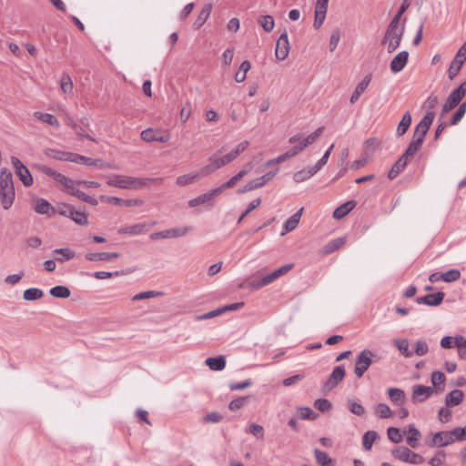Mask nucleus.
<instances>
[{
    "label": "nucleus",
    "mask_w": 466,
    "mask_h": 466,
    "mask_svg": "<svg viewBox=\"0 0 466 466\" xmlns=\"http://www.w3.org/2000/svg\"><path fill=\"white\" fill-rule=\"evenodd\" d=\"M423 141V139L413 136V138L410 141L403 156L410 159L419 150Z\"/></svg>",
    "instance_id": "nucleus-38"
},
{
    "label": "nucleus",
    "mask_w": 466,
    "mask_h": 466,
    "mask_svg": "<svg viewBox=\"0 0 466 466\" xmlns=\"http://www.w3.org/2000/svg\"><path fill=\"white\" fill-rule=\"evenodd\" d=\"M289 53V42L287 32L280 35L277 40L275 56L279 60H284L288 57Z\"/></svg>",
    "instance_id": "nucleus-12"
},
{
    "label": "nucleus",
    "mask_w": 466,
    "mask_h": 466,
    "mask_svg": "<svg viewBox=\"0 0 466 466\" xmlns=\"http://www.w3.org/2000/svg\"><path fill=\"white\" fill-rule=\"evenodd\" d=\"M34 118L41 121L42 123H45L50 127H54L56 128H58L60 127V123L57 120V118L49 113H44L41 111H35L33 113Z\"/></svg>",
    "instance_id": "nucleus-19"
},
{
    "label": "nucleus",
    "mask_w": 466,
    "mask_h": 466,
    "mask_svg": "<svg viewBox=\"0 0 466 466\" xmlns=\"http://www.w3.org/2000/svg\"><path fill=\"white\" fill-rule=\"evenodd\" d=\"M49 293L51 296L59 299H66L70 296V290L65 286H55L50 289Z\"/></svg>",
    "instance_id": "nucleus-44"
},
{
    "label": "nucleus",
    "mask_w": 466,
    "mask_h": 466,
    "mask_svg": "<svg viewBox=\"0 0 466 466\" xmlns=\"http://www.w3.org/2000/svg\"><path fill=\"white\" fill-rule=\"evenodd\" d=\"M403 34L404 23L398 22V18H392L381 44L386 46L389 53H393L400 46Z\"/></svg>",
    "instance_id": "nucleus-3"
},
{
    "label": "nucleus",
    "mask_w": 466,
    "mask_h": 466,
    "mask_svg": "<svg viewBox=\"0 0 466 466\" xmlns=\"http://www.w3.org/2000/svg\"><path fill=\"white\" fill-rule=\"evenodd\" d=\"M67 181L68 182H65V184L63 185L64 187V190L71 195V196H74L76 198H79V195L82 193L81 190H79V186H80V181L78 180H73L71 178H67Z\"/></svg>",
    "instance_id": "nucleus-33"
},
{
    "label": "nucleus",
    "mask_w": 466,
    "mask_h": 466,
    "mask_svg": "<svg viewBox=\"0 0 466 466\" xmlns=\"http://www.w3.org/2000/svg\"><path fill=\"white\" fill-rule=\"evenodd\" d=\"M72 154L73 153H71V152H66V151H60V150H55V149H50L46 153V155L49 157H52L54 159L60 160V161H68V162L71 161Z\"/></svg>",
    "instance_id": "nucleus-41"
},
{
    "label": "nucleus",
    "mask_w": 466,
    "mask_h": 466,
    "mask_svg": "<svg viewBox=\"0 0 466 466\" xmlns=\"http://www.w3.org/2000/svg\"><path fill=\"white\" fill-rule=\"evenodd\" d=\"M147 225L146 223H137L131 226L121 228L117 232L121 235L137 236L147 231Z\"/></svg>",
    "instance_id": "nucleus-20"
},
{
    "label": "nucleus",
    "mask_w": 466,
    "mask_h": 466,
    "mask_svg": "<svg viewBox=\"0 0 466 466\" xmlns=\"http://www.w3.org/2000/svg\"><path fill=\"white\" fill-rule=\"evenodd\" d=\"M289 142L290 144H297L295 147L290 148L291 152H294V157L297 156L299 153H300L304 148H306L308 147V146H303L302 136L299 134H297V135L289 137Z\"/></svg>",
    "instance_id": "nucleus-42"
},
{
    "label": "nucleus",
    "mask_w": 466,
    "mask_h": 466,
    "mask_svg": "<svg viewBox=\"0 0 466 466\" xmlns=\"http://www.w3.org/2000/svg\"><path fill=\"white\" fill-rule=\"evenodd\" d=\"M259 25L267 33L271 32L275 26V21L272 15H262L258 20Z\"/></svg>",
    "instance_id": "nucleus-46"
},
{
    "label": "nucleus",
    "mask_w": 466,
    "mask_h": 466,
    "mask_svg": "<svg viewBox=\"0 0 466 466\" xmlns=\"http://www.w3.org/2000/svg\"><path fill=\"white\" fill-rule=\"evenodd\" d=\"M248 397H239L229 402L228 408L230 410H238L241 409L247 402H248Z\"/></svg>",
    "instance_id": "nucleus-63"
},
{
    "label": "nucleus",
    "mask_w": 466,
    "mask_h": 466,
    "mask_svg": "<svg viewBox=\"0 0 466 466\" xmlns=\"http://www.w3.org/2000/svg\"><path fill=\"white\" fill-rule=\"evenodd\" d=\"M434 393L432 387L416 384L412 388V400L414 402H422Z\"/></svg>",
    "instance_id": "nucleus-14"
},
{
    "label": "nucleus",
    "mask_w": 466,
    "mask_h": 466,
    "mask_svg": "<svg viewBox=\"0 0 466 466\" xmlns=\"http://www.w3.org/2000/svg\"><path fill=\"white\" fill-rule=\"evenodd\" d=\"M378 434L374 431H367L362 437V445L366 451H370L372 448L374 441H376Z\"/></svg>",
    "instance_id": "nucleus-45"
},
{
    "label": "nucleus",
    "mask_w": 466,
    "mask_h": 466,
    "mask_svg": "<svg viewBox=\"0 0 466 466\" xmlns=\"http://www.w3.org/2000/svg\"><path fill=\"white\" fill-rule=\"evenodd\" d=\"M345 241L346 240L344 238H338L331 240L324 247V253L329 254V253L334 252L335 250L341 248L345 244Z\"/></svg>",
    "instance_id": "nucleus-47"
},
{
    "label": "nucleus",
    "mask_w": 466,
    "mask_h": 466,
    "mask_svg": "<svg viewBox=\"0 0 466 466\" xmlns=\"http://www.w3.org/2000/svg\"><path fill=\"white\" fill-rule=\"evenodd\" d=\"M410 124H411V115L410 114V112H406L402 116V118L398 125L397 136H399V137L403 136L408 131Z\"/></svg>",
    "instance_id": "nucleus-39"
},
{
    "label": "nucleus",
    "mask_w": 466,
    "mask_h": 466,
    "mask_svg": "<svg viewBox=\"0 0 466 466\" xmlns=\"http://www.w3.org/2000/svg\"><path fill=\"white\" fill-rule=\"evenodd\" d=\"M302 212H303V208H301L300 209H299L295 214H293L285 223H284V229L283 231L281 232V236H284L285 234H287L288 232H290L292 230H294L299 223V220L301 218V216H302Z\"/></svg>",
    "instance_id": "nucleus-21"
},
{
    "label": "nucleus",
    "mask_w": 466,
    "mask_h": 466,
    "mask_svg": "<svg viewBox=\"0 0 466 466\" xmlns=\"http://www.w3.org/2000/svg\"><path fill=\"white\" fill-rule=\"evenodd\" d=\"M249 145V142L245 140L239 143L235 148H233L230 152H228V156L231 157L232 160H235L238 158V157L244 152Z\"/></svg>",
    "instance_id": "nucleus-55"
},
{
    "label": "nucleus",
    "mask_w": 466,
    "mask_h": 466,
    "mask_svg": "<svg viewBox=\"0 0 466 466\" xmlns=\"http://www.w3.org/2000/svg\"><path fill=\"white\" fill-rule=\"evenodd\" d=\"M119 254L116 252H90L85 255L88 261H110L117 258Z\"/></svg>",
    "instance_id": "nucleus-17"
},
{
    "label": "nucleus",
    "mask_w": 466,
    "mask_h": 466,
    "mask_svg": "<svg viewBox=\"0 0 466 466\" xmlns=\"http://www.w3.org/2000/svg\"><path fill=\"white\" fill-rule=\"evenodd\" d=\"M409 53L407 51H401L397 54L390 62V70L393 73L400 72L408 63Z\"/></svg>",
    "instance_id": "nucleus-16"
},
{
    "label": "nucleus",
    "mask_w": 466,
    "mask_h": 466,
    "mask_svg": "<svg viewBox=\"0 0 466 466\" xmlns=\"http://www.w3.org/2000/svg\"><path fill=\"white\" fill-rule=\"evenodd\" d=\"M211 10H212L211 4H207L204 5L202 10L199 12L196 21L193 24V26L196 29H198L199 27H201L204 25V23L209 17L210 14H211Z\"/></svg>",
    "instance_id": "nucleus-31"
},
{
    "label": "nucleus",
    "mask_w": 466,
    "mask_h": 466,
    "mask_svg": "<svg viewBox=\"0 0 466 466\" xmlns=\"http://www.w3.org/2000/svg\"><path fill=\"white\" fill-rule=\"evenodd\" d=\"M388 438L394 443H400L402 441V435L400 429L390 427L387 431Z\"/></svg>",
    "instance_id": "nucleus-60"
},
{
    "label": "nucleus",
    "mask_w": 466,
    "mask_h": 466,
    "mask_svg": "<svg viewBox=\"0 0 466 466\" xmlns=\"http://www.w3.org/2000/svg\"><path fill=\"white\" fill-rule=\"evenodd\" d=\"M209 201H210V199L208 198V193L206 192L204 194H201V195L190 199L187 204L190 208H195L199 205L206 204Z\"/></svg>",
    "instance_id": "nucleus-59"
},
{
    "label": "nucleus",
    "mask_w": 466,
    "mask_h": 466,
    "mask_svg": "<svg viewBox=\"0 0 466 466\" xmlns=\"http://www.w3.org/2000/svg\"><path fill=\"white\" fill-rule=\"evenodd\" d=\"M34 209L36 213L51 217L56 213L54 207L46 199L38 198L35 202Z\"/></svg>",
    "instance_id": "nucleus-18"
},
{
    "label": "nucleus",
    "mask_w": 466,
    "mask_h": 466,
    "mask_svg": "<svg viewBox=\"0 0 466 466\" xmlns=\"http://www.w3.org/2000/svg\"><path fill=\"white\" fill-rule=\"evenodd\" d=\"M44 293L42 289L37 288H30L24 291L23 298L25 300L33 301L41 299Z\"/></svg>",
    "instance_id": "nucleus-43"
},
{
    "label": "nucleus",
    "mask_w": 466,
    "mask_h": 466,
    "mask_svg": "<svg viewBox=\"0 0 466 466\" xmlns=\"http://www.w3.org/2000/svg\"><path fill=\"white\" fill-rule=\"evenodd\" d=\"M71 161L72 163H76V164H81V165H86V166H94L96 165V161L97 160H95L91 157H85V156H81V155H78V154H75L73 153L72 156H71Z\"/></svg>",
    "instance_id": "nucleus-48"
},
{
    "label": "nucleus",
    "mask_w": 466,
    "mask_h": 466,
    "mask_svg": "<svg viewBox=\"0 0 466 466\" xmlns=\"http://www.w3.org/2000/svg\"><path fill=\"white\" fill-rule=\"evenodd\" d=\"M464 398V393L461 390H453L445 397V404L447 407H455L460 405Z\"/></svg>",
    "instance_id": "nucleus-22"
},
{
    "label": "nucleus",
    "mask_w": 466,
    "mask_h": 466,
    "mask_svg": "<svg viewBox=\"0 0 466 466\" xmlns=\"http://www.w3.org/2000/svg\"><path fill=\"white\" fill-rule=\"evenodd\" d=\"M391 454L395 459L410 464L418 465L424 461V458L421 455L410 451L406 446H398L394 448Z\"/></svg>",
    "instance_id": "nucleus-5"
},
{
    "label": "nucleus",
    "mask_w": 466,
    "mask_h": 466,
    "mask_svg": "<svg viewBox=\"0 0 466 466\" xmlns=\"http://www.w3.org/2000/svg\"><path fill=\"white\" fill-rule=\"evenodd\" d=\"M455 347L458 349L459 356L461 359L466 358V339L463 336H455Z\"/></svg>",
    "instance_id": "nucleus-49"
},
{
    "label": "nucleus",
    "mask_w": 466,
    "mask_h": 466,
    "mask_svg": "<svg viewBox=\"0 0 466 466\" xmlns=\"http://www.w3.org/2000/svg\"><path fill=\"white\" fill-rule=\"evenodd\" d=\"M247 432L254 435L257 439H262L264 437V428L257 423H251L248 426Z\"/></svg>",
    "instance_id": "nucleus-61"
},
{
    "label": "nucleus",
    "mask_w": 466,
    "mask_h": 466,
    "mask_svg": "<svg viewBox=\"0 0 466 466\" xmlns=\"http://www.w3.org/2000/svg\"><path fill=\"white\" fill-rule=\"evenodd\" d=\"M56 212L63 217L71 218L77 225H88V218L85 207L76 208L72 205L63 203L57 206Z\"/></svg>",
    "instance_id": "nucleus-4"
},
{
    "label": "nucleus",
    "mask_w": 466,
    "mask_h": 466,
    "mask_svg": "<svg viewBox=\"0 0 466 466\" xmlns=\"http://www.w3.org/2000/svg\"><path fill=\"white\" fill-rule=\"evenodd\" d=\"M317 172H318V170L313 166L309 168L301 169V170L296 172L293 176V179L295 182L300 183V182H303V181L310 178Z\"/></svg>",
    "instance_id": "nucleus-34"
},
{
    "label": "nucleus",
    "mask_w": 466,
    "mask_h": 466,
    "mask_svg": "<svg viewBox=\"0 0 466 466\" xmlns=\"http://www.w3.org/2000/svg\"><path fill=\"white\" fill-rule=\"evenodd\" d=\"M275 280H276L275 276H274L273 272H271V273L264 276L259 281H258L256 283H250L249 286L251 289H260L264 286H267V285L272 283Z\"/></svg>",
    "instance_id": "nucleus-51"
},
{
    "label": "nucleus",
    "mask_w": 466,
    "mask_h": 466,
    "mask_svg": "<svg viewBox=\"0 0 466 466\" xmlns=\"http://www.w3.org/2000/svg\"><path fill=\"white\" fill-rule=\"evenodd\" d=\"M466 94V83H462L449 96L447 101L443 105V113H448L452 110L462 99Z\"/></svg>",
    "instance_id": "nucleus-8"
},
{
    "label": "nucleus",
    "mask_w": 466,
    "mask_h": 466,
    "mask_svg": "<svg viewBox=\"0 0 466 466\" xmlns=\"http://www.w3.org/2000/svg\"><path fill=\"white\" fill-rule=\"evenodd\" d=\"M393 344L404 357H412L413 352L409 349V340L407 339H394Z\"/></svg>",
    "instance_id": "nucleus-37"
},
{
    "label": "nucleus",
    "mask_w": 466,
    "mask_h": 466,
    "mask_svg": "<svg viewBox=\"0 0 466 466\" xmlns=\"http://www.w3.org/2000/svg\"><path fill=\"white\" fill-rule=\"evenodd\" d=\"M346 374L345 368L343 365L336 366L329 379L324 384V388L330 390L334 389L342 380L344 379Z\"/></svg>",
    "instance_id": "nucleus-13"
},
{
    "label": "nucleus",
    "mask_w": 466,
    "mask_h": 466,
    "mask_svg": "<svg viewBox=\"0 0 466 466\" xmlns=\"http://www.w3.org/2000/svg\"><path fill=\"white\" fill-rule=\"evenodd\" d=\"M40 170L46 176L52 177L56 182H57L61 186H63L65 184V182H68L67 177H66L65 175L57 172L56 170H55L49 167L42 166L40 167Z\"/></svg>",
    "instance_id": "nucleus-28"
},
{
    "label": "nucleus",
    "mask_w": 466,
    "mask_h": 466,
    "mask_svg": "<svg viewBox=\"0 0 466 466\" xmlns=\"http://www.w3.org/2000/svg\"><path fill=\"white\" fill-rule=\"evenodd\" d=\"M348 403H349V409L351 413L358 415V416H362L364 414L365 409L363 408V406L361 404L358 403L357 401H355L353 400H349Z\"/></svg>",
    "instance_id": "nucleus-62"
},
{
    "label": "nucleus",
    "mask_w": 466,
    "mask_h": 466,
    "mask_svg": "<svg viewBox=\"0 0 466 466\" xmlns=\"http://www.w3.org/2000/svg\"><path fill=\"white\" fill-rule=\"evenodd\" d=\"M11 164L15 168L16 176L19 177L25 187H30L34 180L28 168L16 157H11Z\"/></svg>",
    "instance_id": "nucleus-7"
},
{
    "label": "nucleus",
    "mask_w": 466,
    "mask_h": 466,
    "mask_svg": "<svg viewBox=\"0 0 466 466\" xmlns=\"http://www.w3.org/2000/svg\"><path fill=\"white\" fill-rule=\"evenodd\" d=\"M446 453L444 451H438L432 458L430 459L429 464L431 466H441L444 462Z\"/></svg>",
    "instance_id": "nucleus-64"
},
{
    "label": "nucleus",
    "mask_w": 466,
    "mask_h": 466,
    "mask_svg": "<svg viewBox=\"0 0 466 466\" xmlns=\"http://www.w3.org/2000/svg\"><path fill=\"white\" fill-rule=\"evenodd\" d=\"M314 457L319 466H336L335 461L325 451L314 449Z\"/></svg>",
    "instance_id": "nucleus-25"
},
{
    "label": "nucleus",
    "mask_w": 466,
    "mask_h": 466,
    "mask_svg": "<svg viewBox=\"0 0 466 466\" xmlns=\"http://www.w3.org/2000/svg\"><path fill=\"white\" fill-rule=\"evenodd\" d=\"M445 294L441 291L428 294L423 297H418L415 299L416 303L418 304H425L428 306H438L440 305L443 299Z\"/></svg>",
    "instance_id": "nucleus-15"
},
{
    "label": "nucleus",
    "mask_w": 466,
    "mask_h": 466,
    "mask_svg": "<svg viewBox=\"0 0 466 466\" xmlns=\"http://www.w3.org/2000/svg\"><path fill=\"white\" fill-rule=\"evenodd\" d=\"M452 444V440L451 436L450 431H439L433 434L431 440L426 441V445L428 447H446L448 445Z\"/></svg>",
    "instance_id": "nucleus-9"
},
{
    "label": "nucleus",
    "mask_w": 466,
    "mask_h": 466,
    "mask_svg": "<svg viewBox=\"0 0 466 466\" xmlns=\"http://www.w3.org/2000/svg\"><path fill=\"white\" fill-rule=\"evenodd\" d=\"M198 179H199V177L197 171L189 172L187 174L178 176L176 179V184L178 187H186L193 184Z\"/></svg>",
    "instance_id": "nucleus-32"
},
{
    "label": "nucleus",
    "mask_w": 466,
    "mask_h": 466,
    "mask_svg": "<svg viewBox=\"0 0 466 466\" xmlns=\"http://www.w3.org/2000/svg\"><path fill=\"white\" fill-rule=\"evenodd\" d=\"M60 88L66 96L73 93V81L68 75H63L60 79Z\"/></svg>",
    "instance_id": "nucleus-40"
},
{
    "label": "nucleus",
    "mask_w": 466,
    "mask_h": 466,
    "mask_svg": "<svg viewBox=\"0 0 466 466\" xmlns=\"http://www.w3.org/2000/svg\"><path fill=\"white\" fill-rule=\"evenodd\" d=\"M409 160L410 159H408L406 157L402 155L390 169L388 173V177L390 179H394L395 177H397L399 174L404 170Z\"/></svg>",
    "instance_id": "nucleus-24"
},
{
    "label": "nucleus",
    "mask_w": 466,
    "mask_h": 466,
    "mask_svg": "<svg viewBox=\"0 0 466 466\" xmlns=\"http://www.w3.org/2000/svg\"><path fill=\"white\" fill-rule=\"evenodd\" d=\"M161 180L162 178H145L123 175H111L107 177L106 184L122 189L137 190L147 187L150 182Z\"/></svg>",
    "instance_id": "nucleus-1"
},
{
    "label": "nucleus",
    "mask_w": 466,
    "mask_h": 466,
    "mask_svg": "<svg viewBox=\"0 0 466 466\" xmlns=\"http://www.w3.org/2000/svg\"><path fill=\"white\" fill-rule=\"evenodd\" d=\"M253 167L254 165L252 162H248V164H246L245 167L240 171H238L236 175H234L228 180V184L230 185L231 187H233L238 181H239L252 170Z\"/></svg>",
    "instance_id": "nucleus-35"
},
{
    "label": "nucleus",
    "mask_w": 466,
    "mask_h": 466,
    "mask_svg": "<svg viewBox=\"0 0 466 466\" xmlns=\"http://www.w3.org/2000/svg\"><path fill=\"white\" fill-rule=\"evenodd\" d=\"M323 130H324V127H320L317 128L314 132H312L311 134L307 136L306 137H302L303 146L309 147V145L313 144L322 134Z\"/></svg>",
    "instance_id": "nucleus-54"
},
{
    "label": "nucleus",
    "mask_w": 466,
    "mask_h": 466,
    "mask_svg": "<svg viewBox=\"0 0 466 466\" xmlns=\"http://www.w3.org/2000/svg\"><path fill=\"white\" fill-rule=\"evenodd\" d=\"M205 362L210 370L215 371H220L226 367V360L223 356L208 358Z\"/></svg>",
    "instance_id": "nucleus-36"
},
{
    "label": "nucleus",
    "mask_w": 466,
    "mask_h": 466,
    "mask_svg": "<svg viewBox=\"0 0 466 466\" xmlns=\"http://www.w3.org/2000/svg\"><path fill=\"white\" fill-rule=\"evenodd\" d=\"M371 80L370 76H366L356 86L350 96V103H355L360 96L365 92Z\"/></svg>",
    "instance_id": "nucleus-26"
},
{
    "label": "nucleus",
    "mask_w": 466,
    "mask_h": 466,
    "mask_svg": "<svg viewBox=\"0 0 466 466\" xmlns=\"http://www.w3.org/2000/svg\"><path fill=\"white\" fill-rule=\"evenodd\" d=\"M356 206L354 200L347 201L346 203L338 207L333 212V218L336 219H341L347 216Z\"/></svg>",
    "instance_id": "nucleus-27"
},
{
    "label": "nucleus",
    "mask_w": 466,
    "mask_h": 466,
    "mask_svg": "<svg viewBox=\"0 0 466 466\" xmlns=\"http://www.w3.org/2000/svg\"><path fill=\"white\" fill-rule=\"evenodd\" d=\"M435 117V113L433 111H428L424 117L420 121V123L416 126L414 131V137L421 138L424 140V137L431 127Z\"/></svg>",
    "instance_id": "nucleus-11"
},
{
    "label": "nucleus",
    "mask_w": 466,
    "mask_h": 466,
    "mask_svg": "<svg viewBox=\"0 0 466 466\" xmlns=\"http://www.w3.org/2000/svg\"><path fill=\"white\" fill-rule=\"evenodd\" d=\"M407 433H408L407 438H406L407 444L410 447L416 449L419 446V440L420 438V431L415 427L414 424H410L408 426Z\"/></svg>",
    "instance_id": "nucleus-23"
},
{
    "label": "nucleus",
    "mask_w": 466,
    "mask_h": 466,
    "mask_svg": "<svg viewBox=\"0 0 466 466\" xmlns=\"http://www.w3.org/2000/svg\"><path fill=\"white\" fill-rule=\"evenodd\" d=\"M15 192L13 182V175L6 169L0 173V203L5 210L9 209L15 200Z\"/></svg>",
    "instance_id": "nucleus-2"
},
{
    "label": "nucleus",
    "mask_w": 466,
    "mask_h": 466,
    "mask_svg": "<svg viewBox=\"0 0 466 466\" xmlns=\"http://www.w3.org/2000/svg\"><path fill=\"white\" fill-rule=\"evenodd\" d=\"M190 228L188 227H176L169 229L163 230L165 238H177L186 236Z\"/></svg>",
    "instance_id": "nucleus-30"
},
{
    "label": "nucleus",
    "mask_w": 466,
    "mask_h": 466,
    "mask_svg": "<svg viewBox=\"0 0 466 466\" xmlns=\"http://www.w3.org/2000/svg\"><path fill=\"white\" fill-rule=\"evenodd\" d=\"M54 253L62 255V258H56V260L60 262L72 259L76 255L75 252L68 248H56L54 250Z\"/></svg>",
    "instance_id": "nucleus-53"
},
{
    "label": "nucleus",
    "mask_w": 466,
    "mask_h": 466,
    "mask_svg": "<svg viewBox=\"0 0 466 466\" xmlns=\"http://www.w3.org/2000/svg\"><path fill=\"white\" fill-rule=\"evenodd\" d=\"M298 416L301 420H316L318 418V414L314 413L312 410L309 407H300L298 409Z\"/></svg>",
    "instance_id": "nucleus-50"
},
{
    "label": "nucleus",
    "mask_w": 466,
    "mask_h": 466,
    "mask_svg": "<svg viewBox=\"0 0 466 466\" xmlns=\"http://www.w3.org/2000/svg\"><path fill=\"white\" fill-rule=\"evenodd\" d=\"M161 293L158 291L147 290V291H143V292L134 295L131 299L133 301L148 299L156 298Z\"/></svg>",
    "instance_id": "nucleus-58"
},
{
    "label": "nucleus",
    "mask_w": 466,
    "mask_h": 466,
    "mask_svg": "<svg viewBox=\"0 0 466 466\" xmlns=\"http://www.w3.org/2000/svg\"><path fill=\"white\" fill-rule=\"evenodd\" d=\"M141 138L146 142L165 143L170 139V134L167 131H155L152 128H147L141 132Z\"/></svg>",
    "instance_id": "nucleus-10"
},
{
    "label": "nucleus",
    "mask_w": 466,
    "mask_h": 466,
    "mask_svg": "<svg viewBox=\"0 0 466 466\" xmlns=\"http://www.w3.org/2000/svg\"><path fill=\"white\" fill-rule=\"evenodd\" d=\"M441 274H442V281L447 282V283L456 281L461 277L460 270L455 269V268L450 269Z\"/></svg>",
    "instance_id": "nucleus-56"
},
{
    "label": "nucleus",
    "mask_w": 466,
    "mask_h": 466,
    "mask_svg": "<svg viewBox=\"0 0 466 466\" xmlns=\"http://www.w3.org/2000/svg\"><path fill=\"white\" fill-rule=\"evenodd\" d=\"M388 394L390 400L395 405H402L406 400V395L404 390L399 388H390L388 390Z\"/></svg>",
    "instance_id": "nucleus-29"
},
{
    "label": "nucleus",
    "mask_w": 466,
    "mask_h": 466,
    "mask_svg": "<svg viewBox=\"0 0 466 466\" xmlns=\"http://www.w3.org/2000/svg\"><path fill=\"white\" fill-rule=\"evenodd\" d=\"M462 65L463 63L461 60L453 58L448 69V75L451 79H452L460 72Z\"/></svg>",
    "instance_id": "nucleus-57"
},
{
    "label": "nucleus",
    "mask_w": 466,
    "mask_h": 466,
    "mask_svg": "<svg viewBox=\"0 0 466 466\" xmlns=\"http://www.w3.org/2000/svg\"><path fill=\"white\" fill-rule=\"evenodd\" d=\"M374 353L370 350H363L356 358L354 373L361 378L372 363Z\"/></svg>",
    "instance_id": "nucleus-6"
},
{
    "label": "nucleus",
    "mask_w": 466,
    "mask_h": 466,
    "mask_svg": "<svg viewBox=\"0 0 466 466\" xmlns=\"http://www.w3.org/2000/svg\"><path fill=\"white\" fill-rule=\"evenodd\" d=\"M375 413L381 419L390 418L392 414L390 408L385 403H379L375 408Z\"/></svg>",
    "instance_id": "nucleus-52"
}]
</instances>
